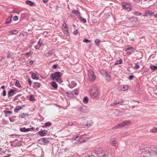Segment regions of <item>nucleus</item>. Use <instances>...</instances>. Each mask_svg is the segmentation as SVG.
Instances as JSON below:
<instances>
[{
	"label": "nucleus",
	"instance_id": "1",
	"mask_svg": "<svg viewBox=\"0 0 157 157\" xmlns=\"http://www.w3.org/2000/svg\"><path fill=\"white\" fill-rule=\"evenodd\" d=\"M62 75V74L60 72H55L50 75V77L52 78V80L55 79L57 82H58L61 79Z\"/></svg>",
	"mask_w": 157,
	"mask_h": 157
},
{
	"label": "nucleus",
	"instance_id": "2",
	"mask_svg": "<svg viewBox=\"0 0 157 157\" xmlns=\"http://www.w3.org/2000/svg\"><path fill=\"white\" fill-rule=\"evenodd\" d=\"M130 122V121L129 120L125 121H123L122 123L116 125L115 127H113V129L114 128H117L119 127H125V126L128 125L129 124Z\"/></svg>",
	"mask_w": 157,
	"mask_h": 157
},
{
	"label": "nucleus",
	"instance_id": "3",
	"mask_svg": "<svg viewBox=\"0 0 157 157\" xmlns=\"http://www.w3.org/2000/svg\"><path fill=\"white\" fill-rule=\"evenodd\" d=\"M88 75L90 80L91 81H93L95 79V76L94 73L92 70H89L88 71Z\"/></svg>",
	"mask_w": 157,
	"mask_h": 157
},
{
	"label": "nucleus",
	"instance_id": "4",
	"mask_svg": "<svg viewBox=\"0 0 157 157\" xmlns=\"http://www.w3.org/2000/svg\"><path fill=\"white\" fill-rule=\"evenodd\" d=\"M83 135H80V136L79 134L77 135V136L75 137V136H74V137H72L71 139V140H73L74 141L76 140L77 139L78 137H80L78 140L80 142V143H81L83 142H85V140L83 139Z\"/></svg>",
	"mask_w": 157,
	"mask_h": 157
},
{
	"label": "nucleus",
	"instance_id": "5",
	"mask_svg": "<svg viewBox=\"0 0 157 157\" xmlns=\"http://www.w3.org/2000/svg\"><path fill=\"white\" fill-rule=\"evenodd\" d=\"M39 143L41 144L45 145L49 142L48 139L47 138H43L38 140Z\"/></svg>",
	"mask_w": 157,
	"mask_h": 157
},
{
	"label": "nucleus",
	"instance_id": "6",
	"mask_svg": "<svg viewBox=\"0 0 157 157\" xmlns=\"http://www.w3.org/2000/svg\"><path fill=\"white\" fill-rule=\"evenodd\" d=\"M48 131V130L46 129H41L40 131L36 133V134H39L40 136H44L47 135Z\"/></svg>",
	"mask_w": 157,
	"mask_h": 157
},
{
	"label": "nucleus",
	"instance_id": "7",
	"mask_svg": "<svg viewBox=\"0 0 157 157\" xmlns=\"http://www.w3.org/2000/svg\"><path fill=\"white\" fill-rule=\"evenodd\" d=\"M79 111L83 113H86L88 112V109L86 106L82 105L79 107Z\"/></svg>",
	"mask_w": 157,
	"mask_h": 157
},
{
	"label": "nucleus",
	"instance_id": "8",
	"mask_svg": "<svg viewBox=\"0 0 157 157\" xmlns=\"http://www.w3.org/2000/svg\"><path fill=\"white\" fill-rule=\"evenodd\" d=\"M96 92H93V93H91L90 94V96L92 98L94 99L98 97L99 94L98 89L97 88L96 89Z\"/></svg>",
	"mask_w": 157,
	"mask_h": 157
},
{
	"label": "nucleus",
	"instance_id": "9",
	"mask_svg": "<svg viewBox=\"0 0 157 157\" xmlns=\"http://www.w3.org/2000/svg\"><path fill=\"white\" fill-rule=\"evenodd\" d=\"M23 106H25L23 105L22 106H21L19 105L16 106L14 109V112L15 113H18L20 110L23 109Z\"/></svg>",
	"mask_w": 157,
	"mask_h": 157
},
{
	"label": "nucleus",
	"instance_id": "10",
	"mask_svg": "<svg viewBox=\"0 0 157 157\" xmlns=\"http://www.w3.org/2000/svg\"><path fill=\"white\" fill-rule=\"evenodd\" d=\"M71 12L73 14L75 15L78 17L81 16V13L78 10H72Z\"/></svg>",
	"mask_w": 157,
	"mask_h": 157
},
{
	"label": "nucleus",
	"instance_id": "11",
	"mask_svg": "<svg viewBox=\"0 0 157 157\" xmlns=\"http://www.w3.org/2000/svg\"><path fill=\"white\" fill-rule=\"evenodd\" d=\"M15 90L13 89H11L8 91V98L12 96L14 94Z\"/></svg>",
	"mask_w": 157,
	"mask_h": 157
},
{
	"label": "nucleus",
	"instance_id": "12",
	"mask_svg": "<svg viewBox=\"0 0 157 157\" xmlns=\"http://www.w3.org/2000/svg\"><path fill=\"white\" fill-rule=\"evenodd\" d=\"M134 50V49L132 47H131L126 48L125 51L127 52V53L130 54L133 52Z\"/></svg>",
	"mask_w": 157,
	"mask_h": 157
},
{
	"label": "nucleus",
	"instance_id": "13",
	"mask_svg": "<svg viewBox=\"0 0 157 157\" xmlns=\"http://www.w3.org/2000/svg\"><path fill=\"white\" fill-rule=\"evenodd\" d=\"M29 114L27 113H21L20 115L19 116V118H24L25 117L29 116Z\"/></svg>",
	"mask_w": 157,
	"mask_h": 157
},
{
	"label": "nucleus",
	"instance_id": "14",
	"mask_svg": "<svg viewBox=\"0 0 157 157\" xmlns=\"http://www.w3.org/2000/svg\"><path fill=\"white\" fill-rule=\"evenodd\" d=\"M156 151L157 149H154V150L150 149L149 153L151 155H154L157 153Z\"/></svg>",
	"mask_w": 157,
	"mask_h": 157
},
{
	"label": "nucleus",
	"instance_id": "15",
	"mask_svg": "<svg viewBox=\"0 0 157 157\" xmlns=\"http://www.w3.org/2000/svg\"><path fill=\"white\" fill-rule=\"evenodd\" d=\"M34 85H33V87L35 89L39 88L40 87V84L38 82H33Z\"/></svg>",
	"mask_w": 157,
	"mask_h": 157
},
{
	"label": "nucleus",
	"instance_id": "16",
	"mask_svg": "<svg viewBox=\"0 0 157 157\" xmlns=\"http://www.w3.org/2000/svg\"><path fill=\"white\" fill-rule=\"evenodd\" d=\"M63 30L64 34L66 36H68V32L67 30V27L66 25L64 28H63Z\"/></svg>",
	"mask_w": 157,
	"mask_h": 157
},
{
	"label": "nucleus",
	"instance_id": "17",
	"mask_svg": "<svg viewBox=\"0 0 157 157\" xmlns=\"http://www.w3.org/2000/svg\"><path fill=\"white\" fill-rule=\"evenodd\" d=\"M13 15H11L10 16L8 17L6 21V24H9L12 21V18Z\"/></svg>",
	"mask_w": 157,
	"mask_h": 157
},
{
	"label": "nucleus",
	"instance_id": "18",
	"mask_svg": "<svg viewBox=\"0 0 157 157\" xmlns=\"http://www.w3.org/2000/svg\"><path fill=\"white\" fill-rule=\"evenodd\" d=\"M31 78L33 79H38L39 77L36 74L33 73L31 75Z\"/></svg>",
	"mask_w": 157,
	"mask_h": 157
},
{
	"label": "nucleus",
	"instance_id": "19",
	"mask_svg": "<svg viewBox=\"0 0 157 157\" xmlns=\"http://www.w3.org/2000/svg\"><path fill=\"white\" fill-rule=\"evenodd\" d=\"M76 85V84L75 83V81H72L71 84H69V88H73V87L75 86Z\"/></svg>",
	"mask_w": 157,
	"mask_h": 157
},
{
	"label": "nucleus",
	"instance_id": "20",
	"mask_svg": "<svg viewBox=\"0 0 157 157\" xmlns=\"http://www.w3.org/2000/svg\"><path fill=\"white\" fill-rule=\"evenodd\" d=\"M96 151V153L98 154H103V153L104 152V151L103 150L102 148H99Z\"/></svg>",
	"mask_w": 157,
	"mask_h": 157
},
{
	"label": "nucleus",
	"instance_id": "21",
	"mask_svg": "<svg viewBox=\"0 0 157 157\" xmlns=\"http://www.w3.org/2000/svg\"><path fill=\"white\" fill-rule=\"evenodd\" d=\"M100 72L103 76H105L107 74L106 71L104 70H100Z\"/></svg>",
	"mask_w": 157,
	"mask_h": 157
},
{
	"label": "nucleus",
	"instance_id": "22",
	"mask_svg": "<svg viewBox=\"0 0 157 157\" xmlns=\"http://www.w3.org/2000/svg\"><path fill=\"white\" fill-rule=\"evenodd\" d=\"M51 84L52 87L55 89H56L57 88L58 86L55 82L54 81L52 82L51 83Z\"/></svg>",
	"mask_w": 157,
	"mask_h": 157
},
{
	"label": "nucleus",
	"instance_id": "23",
	"mask_svg": "<svg viewBox=\"0 0 157 157\" xmlns=\"http://www.w3.org/2000/svg\"><path fill=\"white\" fill-rule=\"evenodd\" d=\"M145 13L146 15H148L149 16H151L153 15V13L150 10L146 11L145 12Z\"/></svg>",
	"mask_w": 157,
	"mask_h": 157
},
{
	"label": "nucleus",
	"instance_id": "24",
	"mask_svg": "<svg viewBox=\"0 0 157 157\" xmlns=\"http://www.w3.org/2000/svg\"><path fill=\"white\" fill-rule=\"evenodd\" d=\"M94 123V122L92 121H88L87 124H86V125L88 127H89L90 126Z\"/></svg>",
	"mask_w": 157,
	"mask_h": 157
},
{
	"label": "nucleus",
	"instance_id": "25",
	"mask_svg": "<svg viewBox=\"0 0 157 157\" xmlns=\"http://www.w3.org/2000/svg\"><path fill=\"white\" fill-rule=\"evenodd\" d=\"M25 2L26 4L29 5L31 6H33L34 4V3L33 2L29 0L26 1Z\"/></svg>",
	"mask_w": 157,
	"mask_h": 157
},
{
	"label": "nucleus",
	"instance_id": "26",
	"mask_svg": "<svg viewBox=\"0 0 157 157\" xmlns=\"http://www.w3.org/2000/svg\"><path fill=\"white\" fill-rule=\"evenodd\" d=\"M122 62V59H120L119 60H117L114 64V65H118L121 64Z\"/></svg>",
	"mask_w": 157,
	"mask_h": 157
},
{
	"label": "nucleus",
	"instance_id": "27",
	"mask_svg": "<svg viewBox=\"0 0 157 157\" xmlns=\"http://www.w3.org/2000/svg\"><path fill=\"white\" fill-rule=\"evenodd\" d=\"M79 20L82 22L85 23L86 22V20L85 18H82V17L80 16L79 17Z\"/></svg>",
	"mask_w": 157,
	"mask_h": 157
},
{
	"label": "nucleus",
	"instance_id": "28",
	"mask_svg": "<svg viewBox=\"0 0 157 157\" xmlns=\"http://www.w3.org/2000/svg\"><path fill=\"white\" fill-rule=\"evenodd\" d=\"M29 100L30 101H35L36 99L33 94H31L29 95Z\"/></svg>",
	"mask_w": 157,
	"mask_h": 157
},
{
	"label": "nucleus",
	"instance_id": "29",
	"mask_svg": "<svg viewBox=\"0 0 157 157\" xmlns=\"http://www.w3.org/2000/svg\"><path fill=\"white\" fill-rule=\"evenodd\" d=\"M150 149L148 147H146L144 148V150L145 151L144 152H145V153L147 154L149 153Z\"/></svg>",
	"mask_w": 157,
	"mask_h": 157
},
{
	"label": "nucleus",
	"instance_id": "30",
	"mask_svg": "<svg viewBox=\"0 0 157 157\" xmlns=\"http://www.w3.org/2000/svg\"><path fill=\"white\" fill-rule=\"evenodd\" d=\"M71 93H72V94H73V93H74L75 94L77 95L79 93V91L77 89L75 90H73V92H71L70 94H71Z\"/></svg>",
	"mask_w": 157,
	"mask_h": 157
},
{
	"label": "nucleus",
	"instance_id": "31",
	"mask_svg": "<svg viewBox=\"0 0 157 157\" xmlns=\"http://www.w3.org/2000/svg\"><path fill=\"white\" fill-rule=\"evenodd\" d=\"M21 141H18L16 144H15L14 146V147H19L21 146Z\"/></svg>",
	"mask_w": 157,
	"mask_h": 157
},
{
	"label": "nucleus",
	"instance_id": "32",
	"mask_svg": "<svg viewBox=\"0 0 157 157\" xmlns=\"http://www.w3.org/2000/svg\"><path fill=\"white\" fill-rule=\"evenodd\" d=\"M102 154L103 155H102V157H108L107 155H108V154L107 151H104Z\"/></svg>",
	"mask_w": 157,
	"mask_h": 157
},
{
	"label": "nucleus",
	"instance_id": "33",
	"mask_svg": "<svg viewBox=\"0 0 157 157\" xmlns=\"http://www.w3.org/2000/svg\"><path fill=\"white\" fill-rule=\"evenodd\" d=\"M100 42V40L99 39H96L95 40V42L96 44V45L97 46H98L99 45Z\"/></svg>",
	"mask_w": 157,
	"mask_h": 157
},
{
	"label": "nucleus",
	"instance_id": "34",
	"mask_svg": "<svg viewBox=\"0 0 157 157\" xmlns=\"http://www.w3.org/2000/svg\"><path fill=\"white\" fill-rule=\"evenodd\" d=\"M15 86L18 87L19 88L21 87V86L19 83V82L18 80H16L15 82Z\"/></svg>",
	"mask_w": 157,
	"mask_h": 157
},
{
	"label": "nucleus",
	"instance_id": "35",
	"mask_svg": "<svg viewBox=\"0 0 157 157\" xmlns=\"http://www.w3.org/2000/svg\"><path fill=\"white\" fill-rule=\"evenodd\" d=\"M10 33L12 34H16L18 33V31L16 30H13L11 31Z\"/></svg>",
	"mask_w": 157,
	"mask_h": 157
},
{
	"label": "nucleus",
	"instance_id": "36",
	"mask_svg": "<svg viewBox=\"0 0 157 157\" xmlns=\"http://www.w3.org/2000/svg\"><path fill=\"white\" fill-rule=\"evenodd\" d=\"M54 53V52H53V51L51 52H49L48 53H46V56H51Z\"/></svg>",
	"mask_w": 157,
	"mask_h": 157
},
{
	"label": "nucleus",
	"instance_id": "37",
	"mask_svg": "<svg viewBox=\"0 0 157 157\" xmlns=\"http://www.w3.org/2000/svg\"><path fill=\"white\" fill-rule=\"evenodd\" d=\"M88 98L86 97H85L83 99V102L85 103H87L88 102Z\"/></svg>",
	"mask_w": 157,
	"mask_h": 157
},
{
	"label": "nucleus",
	"instance_id": "38",
	"mask_svg": "<svg viewBox=\"0 0 157 157\" xmlns=\"http://www.w3.org/2000/svg\"><path fill=\"white\" fill-rule=\"evenodd\" d=\"M45 126L46 127H49L52 124V123L50 122H48L44 124Z\"/></svg>",
	"mask_w": 157,
	"mask_h": 157
},
{
	"label": "nucleus",
	"instance_id": "39",
	"mask_svg": "<svg viewBox=\"0 0 157 157\" xmlns=\"http://www.w3.org/2000/svg\"><path fill=\"white\" fill-rule=\"evenodd\" d=\"M106 77V79L108 81H110L111 80V77L109 75H108L107 74L105 76Z\"/></svg>",
	"mask_w": 157,
	"mask_h": 157
},
{
	"label": "nucleus",
	"instance_id": "40",
	"mask_svg": "<svg viewBox=\"0 0 157 157\" xmlns=\"http://www.w3.org/2000/svg\"><path fill=\"white\" fill-rule=\"evenodd\" d=\"M135 66L134 68L136 69H138L140 68V66L139 63L137 62L135 63Z\"/></svg>",
	"mask_w": 157,
	"mask_h": 157
},
{
	"label": "nucleus",
	"instance_id": "41",
	"mask_svg": "<svg viewBox=\"0 0 157 157\" xmlns=\"http://www.w3.org/2000/svg\"><path fill=\"white\" fill-rule=\"evenodd\" d=\"M151 131L152 132H157V128L155 127H153L151 130Z\"/></svg>",
	"mask_w": 157,
	"mask_h": 157
},
{
	"label": "nucleus",
	"instance_id": "42",
	"mask_svg": "<svg viewBox=\"0 0 157 157\" xmlns=\"http://www.w3.org/2000/svg\"><path fill=\"white\" fill-rule=\"evenodd\" d=\"M151 68L152 70L155 71L157 68V66H152L151 67Z\"/></svg>",
	"mask_w": 157,
	"mask_h": 157
},
{
	"label": "nucleus",
	"instance_id": "43",
	"mask_svg": "<svg viewBox=\"0 0 157 157\" xmlns=\"http://www.w3.org/2000/svg\"><path fill=\"white\" fill-rule=\"evenodd\" d=\"M25 130H26V128L25 127L20 128V130L21 132H26Z\"/></svg>",
	"mask_w": 157,
	"mask_h": 157
},
{
	"label": "nucleus",
	"instance_id": "44",
	"mask_svg": "<svg viewBox=\"0 0 157 157\" xmlns=\"http://www.w3.org/2000/svg\"><path fill=\"white\" fill-rule=\"evenodd\" d=\"M13 21H17L18 19V17L17 16H14L13 18Z\"/></svg>",
	"mask_w": 157,
	"mask_h": 157
},
{
	"label": "nucleus",
	"instance_id": "45",
	"mask_svg": "<svg viewBox=\"0 0 157 157\" xmlns=\"http://www.w3.org/2000/svg\"><path fill=\"white\" fill-rule=\"evenodd\" d=\"M133 13L136 16H139L141 14V13L138 11H135Z\"/></svg>",
	"mask_w": 157,
	"mask_h": 157
},
{
	"label": "nucleus",
	"instance_id": "46",
	"mask_svg": "<svg viewBox=\"0 0 157 157\" xmlns=\"http://www.w3.org/2000/svg\"><path fill=\"white\" fill-rule=\"evenodd\" d=\"M4 113L6 114H11L12 113V112L11 111L6 110H5Z\"/></svg>",
	"mask_w": 157,
	"mask_h": 157
},
{
	"label": "nucleus",
	"instance_id": "47",
	"mask_svg": "<svg viewBox=\"0 0 157 157\" xmlns=\"http://www.w3.org/2000/svg\"><path fill=\"white\" fill-rule=\"evenodd\" d=\"M32 82L31 81V79L30 78H28V83L30 86H31V84H32Z\"/></svg>",
	"mask_w": 157,
	"mask_h": 157
},
{
	"label": "nucleus",
	"instance_id": "48",
	"mask_svg": "<svg viewBox=\"0 0 157 157\" xmlns=\"http://www.w3.org/2000/svg\"><path fill=\"white\" fill-rule=\"evenodd\" d=\"M90 41L89 40H88L87 39H85L84 40H83V42L85 43H88L89 42H90Z\"/></svg>",
	"mask_w": 157,
	"mask_h": 157
},
{
	"label": "nucleus",
	"instance_id": "49",
	"mask_svg": "<svg viewBox=\"0 0 157 157\" xmlns=\"http://www.w3.org/2000/svg\"><path fill=\"white\" fill-rule=\"evenodd\" d=\"M2 95L3 96H5L6 95V91L5 90H4L3 91V92L2 93Z\"/></svg>",
	"mask_w": 157,
	"mask_h": 157
},
{
	"label": "nucleus",
	"instance_id": "50",
	"mask_svg": "<svg viewBox=\"0 0 157 157\" xmlns=\"http://www.w3.org/2000/svg\"><path fill=\"white\" fill-rule=\"evenodd\" d=\"M126 87H127V88L128 87V85H126V86H122V89H123V90H122L123 91H125L126 90L125 89H124L125 88H126Z\"/></svg>",
	"mask_w": 157,
	"mask_h": 157
},
{
	"label": "nucleus",
	"instance_id": "51",
	"mask_svg": "<svg viewBox=\"0 0 157 157\" xmlns=\"http://www.w3.org/2000/svg\"><path fill=\"white\" fill-rule=\"evenodd\" d=\"M58 65L57 64H54L52 66V67L55 69H56Z\"/></svg>",
	"mask_w": 157,
	"mask_h": 157
},
{
	"label": "nucleus",
	"instance_id": "52",
	"mask_svg": "<svg viewBox=\"0 0 157 157\" xmlns=\"http://www.w3.org/2000/svg\"><path fill=\"white\" fill-rule=\"evenodd\" d=\"M38 44L40 46H41L42 45H43L44 44H42V42H40V40L39 41L38 43Z\"/></svg>",
	"mask_w": 157,
	"mask_h": 157
},
{
	"label": "nucleus",
	"instance_id": "53",
	"mask_svg": "<svg viewBox=\"0 0 157 157\" xmlns=\"http://www.w3.org/2000/svg\"><path fill=\"white\" fill-rule=\"evenodd\" d=\"M18 141V140L17 139H16L15 140H13V141H10V143H16H16H17Z\"/></svg>",
	"mask_w": 157,
	"mask_h": 157
},
{
	"label": "nucleus",
	"instance_id": "54",
	"mask_svg": "<svg viewBox=\"0 0 157 157\" xmlns=\"http://www.w3.org/2000/svg\"><path fill=\"white\" fill-rule=\"evenodd\" d=\"M123 102H124V101L122 99H121L118 101V104H121Z\"/></svg>",
	"mask_w": 157,
	"mask_h": 157
},
{
	"label": "nucleus",
	"instance_id": "55",
	"mask_svg": "<svg viewBox=\"0 0 157 157\" xmlns=\"http://www.w3.org/2000/svg\"><path fill=\"white\" fill-rule=\"evenodd\" d=\"M134 76L133 75H130L128 77V78L130 80L132 79L133 78Z\"/></svg>",
	"mask_w": 157,
	"mask_h": 157
},
{
	"label": "nucleus",
	"instance_id": "56",
	"mask_svg": "<svg viewBox=\"0 0 157 157\" xmlns=\"http://www.w3.org/2000/svg\"><path fill=\"white\" fill-rule=\"evenodd\" d=\"M78 32L77 30H76L73 32V33L74 35H77L78 33Z\"/></svg>",
	"mask_w": 157,
	"mask_h": 157
},
{
	"label": "nucleus",
	"instance_id": "57",
	"mask_svg": "<svg viewBox=\"0 0 157 157\" xmlns=\"http://www.w3.org/2000/svg\"><path fill=\"white\" fill-rule=\"evenodd\" d=\"M4 152V151H3V149L2 148H0V154H1L2 153Z\"/></svg>",
	"mask_w": 157,
	"mask_h": 157
},
{
	"label": "nucleus",
	"instance_id": "58",
	"mask_svg": "<svg viewBox=\"0 0 157 157\" xmlns=\"http://www.w3.org/2000/svg\"><path fill=\"white\" fill-rule=\"evenodd\" d=\"M123 9L127 10L128 9H130V8H127L126 7V5H123Z\"/></svg>",
	"mask_w": 157,
	"mask_h": 157
},
{
	"label": "nucleus",
	"instance_id": "59",
	"mask_svg": "<svg viewBox=\"0 0 157 157\" xmlns=\"http://www.w3.org/2000/svg\"><path fill=\"white\" fill-rule=\"evenodd\" d=\"M31 53L30 52H27L25 53V55L26 56H27L28 57L29 56V55Z\"/></svg>",
	"mask_w": 157,
	"mask_h": 157
},
{
	"label": "nucleus",
	"instance_id": "60",
	"mask_svg": "<svg viewBox=\"0 0 157 157\" xmlns=\"http://www.w3.org/2000/svg\"><path fill=\"white\" fill-rule=\"evenodd\" d=\"M148 73V72L147 71H144L143 73L142 74L144 75H145Z\"/></svg>",
	"mask_w": 157,
	"mask_h": 157
},
{
	"label": "nucleus",
	"instance_id": "61",
	"mask_svg": "<svg viewBox=\"0 0 157 157\" xmlns=\"http://www.w3.org/2000/svg\"><path fill=\"white\" fill-rule=\"evenodd\" d=\"M116 144V143L115 142V141H114L113 142H112L111 143V144L113 146H115Z\"/></svg>",
	"mask_w": 157,
	"mask_h": 157
},
{
	"label": "nucleus",
	"instance_id": "62",
	"mask_svg": "<svg viewBox=\"0 0 157 157\" xmlns=\"http://www.w3.org/2000/svg\"><path fill=\"white\" fill-rule=\"evenodd\" d=\"M26 132H28L29 131H32V130H30V128H26Z\"/></svg>",
	"mask_w": 157,
	"mask_h": 157
},
{
	"label": "nucleus",
	"instance_id": "63",
	"mask_svg": "<svg viewBox=\"0 0 157 157\" xmlns=\"http://www.w3.org/2000/svg\"><path fill=\"white\" fill-rule=\"evenodd\" d=\"M117 89L120 90H123V89H122V86L118 87L117 88Z\"/></svg>",
	"mask_w": 157,
	"mask_h": 157
},
{
	"label": "nucleus",
	"instance_id": "64",
	"mask_svg": "<svg viewBox=\"0 0 157 157\" xmlns=\"http://www.w3.org/2000/svg\"><path fill=\"white\" fill-rule=\"evenodd\" d=\"M33 61L32 60H30L29 62V63L30 64V65H32L33 63Z\"/></svg>",
	"mask_w": 157,
	"mask_h": 157
}]
</instances>
